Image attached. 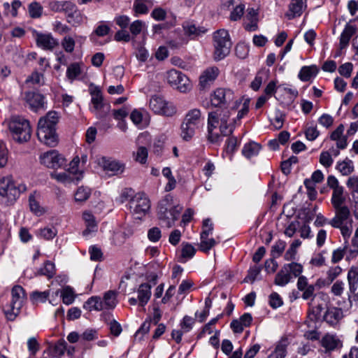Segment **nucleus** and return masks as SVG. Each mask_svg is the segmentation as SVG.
<instances>
[{
	"label": "nucleus",
	"mask_w": 358,
	"mask_h": 358,
	"mask_svg": "<svg viewBox=\"0 0 358 358\" xmlns=\"http://www.w3.org/2000/svg\"><path fill=\"white\" fill-rule=\"evenodd\" d=\"M145 24L143 21L137 20L133 22L129 27V31L134 36L138 35L144 27Z\"/></svg>",
	"instance_id": "63"
},
{
	"label": "nucleus",
	"mask_w": 358,
	"mask_h": 358,
	"mask_svg": "<svg viewBox=\"0 0 358 358\" xmlns=\"http://www.w3.org/2000/svg\"><path fill=\"white\" fill-rule=\"evenodd\" d=\"M101 302L104 310L114 309L117 304V293L112 290L105 292Z\"/></svg>",
	"instance_id": "28"
},
{
	"label": "nucleus",
	"mask_w": 358,
	"mask_h": 358,
	"mask_svg": "<svg viewBox=\"0 0 358 358\" xmlns=\"http://www.w3.org/2000/svg\"><path fill=\"white\" fill-rule=\"evenodd\" d=\"M29 13L32 18H38L42 15L43 8L38 2H32L29 6Z\"/></svg>",
	"instance_id": "50"
},
{
	"label": "nucleus",
	"mask_w": 358,
	"mask_h": 358,
	"mask_svg": "<svg viewBox=\"0 0 358 358\" xmlns=\"http://www.w3.org/2000/svg\"><path fill=\"white\" fill-rule=\"evenodd\" d=\"M120 199V201H140L148 199L144 192L135 193L134 190L130 187H125L122 190Z\"/></svg>",
	"instance_id": "20"
},
{
	"label": "nucleus",
	"mask_w": 358,
	"mask_h": 358,
	"mask_svg": "<svg viewBox=\"0 0 358 358\" xmlns=\"http://www.w3.org/2000/svg\"><path fill=\"white\" fill-rule=\"evenodd\" d=\"M9 129L13 138L18 143L28 141L31 135L29 122L24 117H13L9 123Z\"/></svg>",
	"instance_id": "3"
},
{
	"label": "nucleus",
	"mask_w": 358,
	"mask_h": 358,
	"mask_svg": "<svg viewBox=\"0 0 358 358\" xmlns=\"http://www.w3.org/2000/svg\"><path fill=\"white\" fill-rule=\"evenodd\" d=\"M10 304L4 308V313L9 320H14L20 313V310L25 299V292L21 286H14L11 290Z\"/></svg>",
	"instance_id": "7"
},
{
	"label": "nucleus",
	"mask_w": 358,
	"mask_h": 358,
	"mask_svg": "<svg viewBox=\"0 0 358 358\" xmlns=\"http://www.w3.org/2000/svg\"><path fill=\"white\" fill-rule=\"evenodd\" d=\"M345 289V284L343 281L337 280L333 284L331 288V292L337 296H341Z\"/></svg>",
	"instance_id": "64"
},
{
	"label": "nucleus",
	"mask_w": 358,
	"mask_h": 358,
	"mask_svg": "<svg viewBox=\"0 0 358 358\" xmlns=\"http://www.w3.org/2000/svg\"><path fill=\"white\" fill-rule=\"evenodd\" d=\"M38 235L46 240H50L57 235V231L55 229L45 227L40 229Z\"/></svg>",
	"instance_id": "60"
},
{
	"label": "nucleus",
	"mask_w": 358,
	"mask_h": 358,
	"mask_svg": "<svg viewBox=\"0 0 358 358\" xmlns=\"http://www.w3.org/2000/svg\"><path fill=\"white\" fill-rule=\"evenodd\" d=\"M83 218L86 224V229L83 231L84 236H89L92 232L97 231V222L94 217L89 212L85 211L83 214Z\"/></svg>",
	"instance_id": "26"
},
{
	"label": "nucleus",
	"mask_w": 358,
	"mask_h": 358,
	"mask_svg": "<svg viewBox=\"0 0 358 358\" xmlns=\"http://www.w3.org/2000/svg\"><path fill=\"white\" fill-rule=\"evenodd\" d=\"M81 74V69L79 63L74 62L71 64L66 70V77L69 80L73 81Z\"/></svg>",
	"instance_id": "41"
},
{
	"label": "nucleus",
	"mask_w": 358,
	"mask_h": 358,
	"mask_svg": "<svg viewBox=\"0 0 358 358\" xmlns=\"http://www.w3.org/2000/svg\"><path fill=\"white\" fill-rule=\"evenodd\" d=\"M90 94L92 96L91 103L93 105L91 111L98 118L105 117L108 113L110 106L103 102V96L100 87L92 84L90 85Z\"/></svg>",
	"instance_id": "9"
},
{
	"label": "nucleus",
	"mask_w": 358,
	"mask_h": 358,
	"mask_svg": "<svg viewBox=\"0 0 358 358\" xmlns=\"http://www.w3.org/2000/svg\"><path fill=\"white\" fill-rule=\"evenodd\" d=\"M306 0H291L287 16L289 19L300 16L306 8Z\"/></svg>",
	"instance_id": "23"
},
{
	"label": "nucleus",
	"mask_w": 358,
	"mask_h": 358,
	"mask_svg": "<svg viewBox=\"0 0 358 358\" xmlns=\"http://www.w3.org/2000/svg\"><path fill=\"white\" fill-rule=\"evenodd\" d=\"M203 124V118L200 110H190L185 115L181 124V137L188 141L194 136L195 131Z\"/></svg>",
	"instance_id": "2"
},
{
	"label": "nucleus",
	"mask_w": 358,
	"mask_h": 358,
	"mask_svg": "<svg viewBox=\"0 0 358 358\" xmlns=\"http://www.w3.org/2000/svg\"><path fill=\"white\" fill-rule=\"evenodd\" d=\"M336 169L338 170L343 176H348L354 171L352 162L348 158L342 162H338L336 165Z\"/></svg>",
	"instance_id": "40"
},
{
	"label": "nucleus",
	"mask_w": 358,
	"mask_h": 358,
	"mask_svg": "<svg viewBox=\"0 0 358 358\" xmlns=\"http://www.w3.org/2000/svg\"><path fill=\"white\" fill-rule=\"evenodd\" d=\"M195 323V320L188 315H185L182 322H180V327L183 332L187 333L189 331L192 327L193 325Z\"/></svg>",
	"instance_id": "57"
},
{
	"label": "nucleus",
	"mask_w": 358,
	"mask_h": 358,
	"mask_svg": "<svg viewBox=\"0 0 358 358\" xmlns=\"http://www.w3.org/2000/svg\"><path fill=\"white\" fill-rule=\"evenodd\" d=\"M26 99L29 107L34 111H38L44 108V96L38 93L29 92L26 94Z\"/></svg>",
	"instance_id": "22"
},
{
	"label": "nucleus",
	"mask_w": 358,
	"mask_h": 358,
	"mask_svg": "<svg viewBox=\"0 0 358 358\" xmlns=\"http://www.w3.org/2000/svg\"><path fill=\"white\" fill-rule=\"evenodd\" d=\"M200 240L199 249L204 252H208L219 242V241L210 236L200 237Z\"/></svg>",
	"instance_id": "38"
},
{
	"label": "nucleus",
	"mask_w": 358,
	"mask_h": 358,
	"mask_svg": "<svg viewBox=\"0 0 358 358\" xmlns=\"http://www.w3.org/2000/svg\"><path fill=\"white\" fill-rule=\"evenodd\" d=\"M356 32V26L352 25L350 23L345 24L340 36L339 45L341 49H344L348 45L350 38Z\"/></svg>",
	"instance_id": "24"
},
{
	"label": "nucleus",
	"mask_w": 358,
	"mask_h": 358,
	"mask_svg": "<svg viewBox=\"0 0 358 358\" xmlns=\"http://www.w3.org/2000/svg\"><path fill=\"white\" fill-rule=\"evenodd\" d=\"M185 34L191 39H195L198 36L206 33V29L203 27H196L192 22H185L182 24Z\"/></svg>",
	"instance_id": "25"
},
{
	"label": "nucleus",
	"mask_w": 358,
	"mask_h": 358,
	"mask_svg": "<svg viewBox=\"0 0 358 358\" xmlns=\"http://www.w3.org/2000/svg\"><path fill=\"white\" fill-rule=\"evenodd\" d=\"M99 164L106 171H110L113 175H118L124 172V165L118 161L106 158L105 157L99 159Z\"/></svg>",
	"instance_id": "18"
},
{
	"label": "nucleus",
	"mask_w": 358,
	"mask_h": 358,
	"mask_svg": "<svg viewBox=\"0 0 358 358\" xmlns=\"http://www.w3.org/2000/svg\"><path fill=\"white\" fill-rule=\"evenodd\" d=\"M348 281L349 289L352 293H355L358 287V267L352 266L348 271Z\"/></svg>",
	"instance_id": "35"
},
{
	"label": "nucleus",
	"mask_w": 358,
	"mask_h": 358,
	"mask_svg": "<svg viewBox=\"0 0 358 358\" xmlns=\"http://www.w3.org/2000/svg\"><path fill=\"white\" fill-rule=\"evenodd\" d=\"M91 195V189L87 187H80L75 194V201H85Z\"/></svg>",
	"instance_id": "44"
},
{
	"label": "nucleus",
	"mask_w": 358,
	"mask_h": 358,
	"mask_svg": "<svg viewBox=\"0 0 358 358\" xmlns=\"http://www.w3.org/2000/svg\"><path fill=\"white\" fill-rule=\"evenodd\" d=\"M26 186L23 184L16 186L10 175L0 176V200L5 198L8 201H14L19 199L22 192L26 191Z\"/></svg>",
	"instance_id": "4"
},
{
	"label": "nucleus",
	"mask_w": 358,
	"mask_h": 358,
	"mask_svg": "<svg viewBox=\"0 0 358 358\" xmlns=\"http://www.w3.org/2000/svg\"><path fill=\"white\" fill-rule=\"evenodd\" d=\"M318 71L319 69L315 65L304 66L301 69L298 77L301 81L307 82L316 76Z\"/></svg>",
	"instance_id": "30"
},
{
	"label": "nucleus",
	"mask_w": 358,
	"mask_h": 358,
	"mask_svg": "<svg viewBox=\"0 0 358 358\" xmlns=\"http://www.w3.org/2000/svg\"><path fill=\"white\" fill-rule=\"evenodd\" d=\"M320 343L326 352H330L341 349L343 341L336 334L327 333L322 336Z\"/></svg>",
	"instance_id": "15"
},
{
	"label": "nucleus",
	"mask_w": 358,
	"mask_h": 358,
	"mask_svg": "<svg viewBox=\"0 0 358 358\" xmlns=\"http://www.w3.org/2000/svg\"><path fill=\"white\" fill-rule=\"evenodd\" d=\"M342 273V268L339 266H333L329 268L327 272V282L331 284Z\"/></svg>",
	"instance_id": "49"
},
{
	"label": "nucleus",
	"mask_w": 358,
	"mask_h": 358,
	"mask_svg": "<svg viewBox=\"0 0 358 358\" xmlns=\"http://www.w3.org/2000/svg\"><path fill=\"white\" fill-rule=\"evenodd\" d=\"M40 162L48 168L57 169L62 167L66 160L55 150H52L41 155Z\"/></svg>",
	"instance_id": "13"
},
{
	"label": "nucleus",
	"mask_w": 358,
	"mask_h": 358,
	"mask_svg": "<svg viewBox=\"0 0 358 358\" xmlns=\"http://www.w3.org/2000/svg\"><path fill=\"white\" fill-rule=\"evenodd\" d=\"M152 285L149 282L142 283L137 289L138 300L141 306H145L151 297Z\"/></svg>",
	"instance_id": "21"
},
{
	"label": "nucleus",
	"mask_w": 358,
	"mask_h": 358,
	"mask_svg": "<svg viewBox=\"0 0 358 358\" xmlns=\"http://www.w3.org/2000/svg\"><path fill=\"white\" fill-rule=\"evenodd\" d=\"M219 74L218 68L213 66L207 69L200 76L199 78V88L201 90L208 89L214 80L217 78Z\"/></svg>",
	"instance_id": "17"
},
{
	"label": "nucleus",
	"mask_w": 358,
	"mask_h": 358,
	"mask_svg": "<svg viewBox=\"0 0 358 358\" xmlns=\"http://www.w3.org/2000/svg\"><path fill=\"white\" fill-rule=\"evenodd\" d=\"M38 273L47 276L48 278H52L55 274V264L51 262L47 261L43 267L41 268Z\"/></svg>",
	"instance_id": "48"
},
{
	"label": "nucleus",
	"mask_w": 358,
	"mask_h": 358,
	"mask_svg": "<svg viewBox=\"0 0 358 358\" xmlns=\"http://www.w3.org/2000/svg\"><path fill=\"white\" fill-rule=\"evenodd\" d=\"M181 253L182 258L191 259L194 256L196 253V249L189 243H182Z\"/></svg>",
	"instance_id": "58"
},
{
	"label": "nucleus",
	"mask_w": 358,
	"mask_h": 358,
	"mask_svg": "<svg viewBox=\"0 0 358 358\" xmlns=\"http://www.w3.org/2000/svg\"><path fill=\"white\" fill-rule=\"evenodd\" d=\"M214 230V225L210 218H206L203 220L201 237L210 236L213 234Z\"/></svg>",
	"instance_id": "45"
},
{
	"label": "nucleus",
	"mask_w": 358,
	"mask_h": 358,
	"mask_svg": "<svg viewBox=\"0 0 358 358\" xmlns=\"http://www.w3.org/2000/svg\"><path fill=\"white\" fill-rule=\"evenodd\" d=\"M288 341L287 338H282L275 345L274 350L267 358H285L287 353Z\"/></svg>",
	"instance_id": "31"
},
{
	"label": "nucleus",
	"mask_w": 358,
	"mask_h": 358,
	"mask_svg": "<svg viewBox=\"0 0 358 358\" xmlns=\"http://www.w3.org/2000/svg\"><path fill=\"white\" fill-rule=\"evenodd\" d=\"M342 317V310L336 307L328 308L324 316V320L331 325L336 324Z\"/></svg>",
	"instance_id": "29"
},
{
	"label": "nucleus",
	"mask_w": 358,
	"mask_h": 358,
	"mask_svg": "<svg viewBox=\"0 0 358 358\" xmlns=\"http://www.w3.org/2000/svg\"><path fill=\"white\" fill-rule=\"evenodd\" d=\"M63 303L66 305L71 304L75 300V294L70 287L63 288L61 293Z\"/></svg>",
	"instance_id": "46"
},
{
	"label": "nucleus",
	"mask_w": 358,
	"mask_h": 358,
	"mask_svg": "<svg viewBox=\"0 0 358 358\" xmlns=\"http://www.w3.org/2000/svg\"><path fill=\"white\" fill-rule=\"evenodd\" d=\"M320 162L324 167L329 168L333 164L334 160L328 151H323L320 155Z\"/></svg>",
	"instance_id": "59"
},
{
	"label": "nucleus",
	"mask_w": 358,
	"mask_h": 358,
	"mask_svg": "<svg viewBox=\"0 0 358 358\" xmlns=\"http://www.w3.org/2000/svg\"><path fill=\"white\" fill-rule=\"evenodd\" d=\"M51 176L52 178L63 183H70L73 180V178H72L70 173L69 172L67 173L66 171L62 173L55 172L51 173Z\"/></svg>",
	"instance_id": "55"
},
{
	"label": "nucleus",
	"mask_w": 358,
	"mask_h": 358,
	"mask_svg": "<svg viewBox=\"0 0 358 358\" xmlns=\"http://www.w3.org/2000/svg\"><path fill=\"white\" fill-rule=\"evenodd\" d=\"M129 208L136 219H141L150 208L149 203H130Z\"/></svg>",
	"instance_id": "27"
},
{
	"label": "nucleus",
	"mask_w": 358,
	"mask_h": 358,
	"mask_svg": "<svg viewBox=\"0 0 358 358\" xmlns=\"http://www.w3.org/2000/svg\"><path fill=\"white\" fill-rule=\"evenodd\" d=\"M331 201H345L344 187L341 185L332 189Z\"/></svg>",
	"instance_id": "56"
},
{
	"label": "nucleus",
	"mask_w": 358,
	"mask_h": 358,
	"mask_svg": "<svg viewBox=\"0 0 358 358\" xmlns=\"http://www.w3.org/2000/svg\"><path fill=\"white\" fill-rule=\"evenodd\" d=\"M167 81L181 92L190 90L192 85L189 78L181 71L171 69L167 73Z\"/></svg>",
	"instance_id": "12"
},
{
	"label": "nucleus",
	"mask_w": 358,
	"mask_h": 358,
	"mask_svg": "<svg viewBox=\"0 0 358 358\" xmlns=\"http://www.w3.org/2000/svg\"><path fill=\"white\" fill-rule=\"evenodd\" d=\"M34 36L38 47L45 50H52L59 45V42L51 34H43L36 31H34Z\"/></svg>",
	"instance_id": "14"
},
{
	"label": "nucleus",
	"mask_w": 358,
	"mask_h": 358,
	"mask_svg": "<svg viewBox=\"0 0 358 358\" xmlns=\"http://www.w3.org/2000/svg\"><path fill=\"white\" fill-rule=\"evenodd\" d=\"M291 280L290 273H289L284 266L276 274L274 283L279 286H285Z\"/></svg>",
	"instance_id": "37"
},
{
	"label": "nucleus",
	"mask_w": 358,
	"mask_h": 358,
	"mask_svg": "<svg viewBox=\"0 0 358 358\" xmlns=\"http://www.w3.org/2000/svg\"><path fill=\"white\" fill-rule=\"evenodd\" d=\"M59 118L60 115L58 112L51 110L45 116L39 119L37 136L41 143L50 147L57 145L58 136L56 134V125L59 122Z\"/></svg>",
	"instance_id": "1"
},
{
	"label": "nucleus",
	"mask_w": 358,
	"mask_h": 358,
	"mask_svg": "<svg viewBox=\"0 0 358 358\" xmlns=\"http://www.w3.org/2000/svg\"><path fill=\"white\" fill-rule=\"evenodd\" d=\"M336 210V216L331 220L330 224L332 227H341L344 221H346L350 216V210L344 203H334Z\"/></svg>",
	"instance_id": "16"
},
{
	"label": "nucleus",
	"mask_w": 358,
	"mask_h": 358,
	"mask_svg": "<svg viewBox=\"0 0 358 358\" xmlns=\"http://www.w3.org/2000/svg\"><path fill=\"white\" fill-rule=\"evenodd\" d=\"M182 208L173 206V203H158L157 213L159 220L168 228L171 227L178 220Z\"/></svg>",
	"instance_id": "6"
},
{
	"label": "nucleus",
	"mask_w": 358,
	"mask_h": 358,
	"mask_svg": "<svg viewBox=\"0 0 358 358\" xmlns=\"http://www.w3.org/2000/svg\"><path fill=\"white\" fill-rule=\"evenodd\" d=\"M347 187L350 189L354 197L358 199V176H351L346 182Z\"/></svg>",
	"instance_id": "51"
},
{
	"label": "nucleus",
	"mask_w": 358,
	"mask_h": 358,
	"mask_svg": "<svg viewBox=\"0 0 358 358\" xmlns=\"http://www.w3.org/2000/svg\"><path fill=\"white\" fill-rule=\"evenodd\" d=\"M52 9L57 12H64L66 20L73 26L79 25L83 22V17L76 5L71 1H57L52 6Z\"/></svg>",
	"instance_id": "8"
},
{
	"label": "nucleus",
	"mask_w": 358,
	"mask_h": 358,
	"mask_svg": "<svg viewBox=\"0 0 358 358\" xmlns=\"http://www.w3.org/2000/svg\"><path fill=\"white\" fill-rule=\"evenodd\" d=\"M231 44L228 31L226 29H219L215 31L213 34L215 59L220 61L227 57L230 52Z\"/></svg>",
	"instance_id": "5"
},
{
	"label": "nucleus",
	"mask_w": 358,
	"mask_h": 358,
	"mask_svg": "<svg viewBox=\"0 0 358 358\" xmlns=\"http://www.w3.org/2000/svg\"><path fill=\"white\" fill-rule=\"evenodd\" d=\"M236 124V119H232L230 122L220 123L219 129L221 135L222 136H231L235 129Z\"/></svg>",
	"instance_id": "36"
},
{
	"label": "nucleus",
	"mask_w": 358,
	"mask_h": 358,
	"mask_svg": "<svg viewBox=\"0 0 358 358\" xmlns=\"http://www.w3.org/2000/svg\"><path fill=\"white\" fill-rule=\"evenodd\" d=\"M152 6V3L150 0H134L133 10L135 15L147 14L149 9Z\"/></svg>",
	"instance_id": "32"
},
{
	"label": "nucleus",
	"mask_w": 358,
	"mask_h": 358,
	"mask_svg": "<svg viewBox=\"0 0 358 358\" xmlns=\"http://www.w3.org/2000/svg\"><path fill=\"white\" fill-rule=\"evenodd\" d=\"M214 112L217 113L220 123L231 121V120H230V111L227 110V108H218Z\"/></svg>",
	"instance_id": "61"
},
{
	"label": "nucleus",
	"mask_w": 358,
	"mask_h": 358,
	"mask_svg": "<svg viewBox=\"0 0 358 358\" xmlns=\"http://www.w3.org/2000/svg\"><path fill=\"white\" fill-rule=\"evenodd\" d=\"M234 99V92L229 88L219 87L210 94L211 105L215 108H227Z\"/></svg>",
	"instance_id": "10"
},
{
	"label": "nucleus",
	"mask_w": 358,
	"mask_h": 358,
	"mask_svg": "<svg viewBox=\"0 0 358 358\" xmlns=\"http://www.w3.org/2000/svg\"><path fill=\"white\" fill-rule=\"evenodd\" d=\"M149 106L155 113L159 115L172 116L176 112V108L171 102H169L163 97L157 95L151 97Z\"/></svg>",
	"instance_id": "11"
},
{
	"label": "nucleus",
	"mask_w": 358,
	"mask_h": 358,
	"mask_svg": "<svg viewBox=\"0 0 358 358\" xmlns=\"http://www.w3.org/2000/svg\"><path fill=\"white\" fill-rule=\"evenodd\" d=\"M261 148L262 146L260 144L254 141H251L245 144L242 150V154L246 158L250 159L252 157L257 156L259 154Z\"/></svg>",
	"instance_id": "33"
},
{
	"label": "nucleus",
	"mask_w": 358,
	"mask_h": 358,
	"mask_svg": "<svg viewBox=\"0 0 358 358\" xmlns=\"http://www.w3.org/2000/svg\"><path fill=\"white\" fill-rule=\"evenodd\" d=\"M266 76V72L264 71H259L255 79L253 80V81L250 84V87L254 90V91H257L259 90L262 83H263V80L265 78V77Z\"/></svg>",
	"instance_id": "54"
},
{
	"label": "nucleus",
	"mask_w": 358,
	"mask_h": 358,
	"mask_svg": "<svg viewBox=\"0 0 358 358\" xmlns=\"http://www.w3.org/2000/svg\"><path fill=\"white\" fill-rule=\"evenodd\" d=\"M83 308L88 311L104 310L100 296H92L84 303Z\"/></svg>",
	"instance_id": "34"
},
{
	"label": "nucleus",
	"mask_w": 358,
	"mask_h": 358,
	"mask_svg": "<svg viewBox=\"0 0 358 358\" xmlns=\"http://www.w3.org/2000/svg\"><path fill=\"white\" fill-rule=\"evenodd\" d=\"M110 27L104 23H101L97 26L94 31L90 36V38L92 41H95L96 36L103 37L107 36L110 31Z\"/></svg>",
	"instance_id": "39"
},
{
	"label": "nucleus",
	"mask_w": 358,
	"mask_h": 358,
	"mask_svg": "<svg viewBox=\"0 0 358 358\" xmlns=\"http://www.w3.org/2000/svg\"><path fill=\"white\" fill-rule=\"evenodd\" d=\"M238 146L237 138L234 136H229L226 141V151L229 153H233Z\"/></svg>",
	"instance_id": "62"
},
{
	"label": "nucleus",
	"mask_w": 358,
	"mask_h": 358,
	"mask_svg": "<svg viewBox=\"0 0 358 358\" xmlns=\"http://www.w3.org/2000/svg\"><path fill=\"white\" fill-rule=\"evenodd\" d=\"M219 123L217 113L210 112L208 117V131H214L217 127Z\"/></svg>",
	"instance_id": "52"
},
{
	"label": "nucleus",
	"mask_w": 358,
	"mask_h": 358,
	"mask_svg": "<svg viewBox=\"0 0 358 358\" xmlns=\"http://www.w3.org/2000/svg\"><path fill=\"white\" fill-rule=\"evenodd\" d=\"M286 243L284 241H278L272 247L271 255L274 258L279 257L285 250Z\"/></svg>",
	"instance_id": "53"
},
{
	"label": "nucleus",
	"mask_w": 358,
	"mask_h": 358,
	"mask_svg": "<svg viewBox=\"0 0 358 358\" xmlns=\"http://www.w3.org/2000/svg\"><path fill=\"white\" fill-rule=\"evenodd\" d=\"M21 5V2L19 0H14L11 5L7 2L4 3L3 8L5 10V14L6 15L16 17L17 15V9L20 8Z\"/></svg>",
	"instance_id": "43"
},
{
	"label": "nucleus",
	"mask_w": 358,
	"mask_h": 358,
	"mask_svg": "<svg viewBox=\"0 0 358 358\" xmlns=\"http://www.w3.org/2000/svg\"><path fill=\"white\" fill-rule=\"evenodd\" d=\"M296 286L299 291L303 292L301 296L304 300L311 299V301L314 300L315 296V285L309 284L306 276L301 275L299 277Z\"/></svg>",
	"instance_id": "19"
},
{
	"label": "nucleus",
	"mask_w": 358,
	"mask_h": 358,
	"mask_svg": "<svg viewBox=\"0 0 358 358\" xmlns=\"http://www.w3.org/2000/svg\"><path fill=\"white\" fill-rule=\"evenodd\" d=\"M287 271L290 273V276L294 277L301 276V273L303 272V266L296 262H292L286 264L283 266Z\"/></svg>",
	"instance_id": "42"
},
{
	"label": "nucleus",
	"mask_w": 358,
	"mask_h": 358,
	"mask_svg": "<svg viewBox=\"0 0 358 358\" xmlns=\"http://www.w3.org/2000/svg\"><path fill=\"white\" fill-rule=\"evenodd\" d=\"M50 295L49 291H34L30 295V299L34 303H44Z\"/></svg>",
	"instance_id": "47"
}]
</instances>
